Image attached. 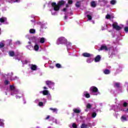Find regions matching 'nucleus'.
<instances>
[{"mask_svg":"<svg viewBox=\"0 0 128 128\" xmlns=\"http://www.w3.org/2000/svg\"><path fill=\"white\" fill-rule=\"evenodd\" d=\"M64 1L62 0L58 2V4L56 2L52 3V8H54V10L56 12H58V10H60V8L62 6H64Z\"/></svg>","mask_w":128,"mask_h":128,"instance_id":"nucleus-1","label":"nucleus"},{"mask_svg":"<svg viewBox=\"0 0 128 128\" xmlns=\"http://www.w3.org/2000/svg\"><path fill=\"white\" fill-rule=\"evenodd\" d=\"M90 90L92 92L93 96H98V94H100V92H98V90L96 87L92 86L90 88Z\"/></svg>","mask_w":128,"mask_h":128,"instance_id":"nucleus-2","label":"nucleus"},{"mask_svg":"<svg viewBox=\"0 0 128 128\" xmlns=\"http://www.w3.org/2000/svg\"><path fill=\"white\" fill-rule=\"evenodd\" d=\"M65 42H66V38L64 37H60L58 40L57 42L58 44H64Z\"/></svg>","mask_w":128,"mask_h":128,"instance_id":"nucleus-3","label":"nucleus"},{"mask_svg":"<svg viewBox=\"0 0 128 128\" xmlns=\"http://www.w3.org/2000/svg\"><path fill=\"white\" fill-rule=\"evenodd\" d=\"M46 84L48 86L49 88H52V90H54V84L50 81H46Z\"/></svg>","mask_w":128,"mask_h":128,"instance_id":"nucleus-4","label":"nucleus"},{"mask_svg":"<svg viewBox=\"0 0 128 128\" xmlns=\"http://www.w3.org/2000/svg\"><path fill=\"white\" fill-rule=\"evenodd\" d=\"M82 56H84V58H90L91 56H92V54L86 52L83 53Z\"/></svg>","mask_w":128,"mask_h":128,"instance_id":"nucleus-5","label":"nucleus"},{"mask_svg":"<svg viewBox=\"0 0 128 128\" xmlns=\"http://www.w3.org/2000/svg\"><path fill=\"white\" fill-rule=\"evenodd\" d=\"M112 26L114 28H116L117 30H122V28L120 27V26H118V24H113Z\"/></svg>","mask_w":128,"mask_h":128,"instance_id":"nucleus-6","label":"nucleus"},{"mask_svg":"<svg viewBox=\"0 0 128 128\" xmlns=\"http://www.w3.org/2000/svg\"><path fill=\"white\" fill-rule=\"evenodd\" d=\"M108 47L106 46H102L100 49L98 50H108Z\"/></svg>","mask_w":128,"mask_h":128,"instance_id":"nucleus-7","label":"nucleus"},{"mask_svg":"<svg viewBox=\"0 0 128 128\" xmlns=\"http://www.w3.org/2000/svg\"><path fill=\"white\" fill-rule=\"evenodd\" d=\"M99 60H100V55H98L94 59V62H98Z\"/></svg>","mask_w":128,"mask_h":128,"instance_id":"nucleus-8","label":"nucleus"},{"mask_svg":"<svg viewBox=\"0 0 128 128\" xmlns=\"http://www.w3.org/2000/svg\"><path fill=\"white\" fill-rule=\"evenodd\" d=\"M8 54H9L10 56H14V52L10 51L8 52Z\"/></svg>","mask_w":128,"mask_h":128,"instance_id":"nucleus-9","label":"nucleus"},{"mask_svg":"<svg viewBox=\"0 0 128 128\" xmlns=\"http://www.w3.org/2000/svg\"><path fill=\"white\" fill-rule=\"evenodd\" d=\"M6 22V18H0V22Z\"/></svg>","mask_w":128,"mask_h":128,"instance_id":"nucleus-10","label":"nucleus"},{"mask_svg":"<svg viewBox=\"0 0 128 128\" xmlns=\"http://www.w3.org/2000/svg\"><path fill=\"white\" fill-rule=\"evenodd\" d=\"M46 42V39L44 38H40V44H44Z\"/></svg>","mask_w":128,"mask_h":128,"instance_id":"nucleus-11","label":"nucleus"},{"mask_svg":"<svg viewBox=\"0 0 128 128\" xmlns=\"http://www.w3.org/2000/svg\"><path fill=\"white\" fill-rule=\"evenodd\" d=\"M39 48H40V46H38V44H36V45L34 46V50H36V52H38Z\"/></svg>","mask_w":128,"mask_h":128,"instance_id":"nucleus-12","label":"nucleus"},{"mask_svg":"<svg viewBox=\"0 0 128 128\" xmlns=\"http://www.w3.org/2000/svg\"><path fill=\"white\" fill-rule=\"evenodd\" d=\"M74 112H76V114H80V110L78 109V108H74L73 110Z\"/></svg>","mask_w":128,"mask_h":128,"instance_id":"nucleus-13","label":"nucleus"},{"mask_svg":"<svg viewBox=\"0 0 128 128\" xmlns=\"http://www.w3.org/2000/svg\"><path fill=\"white\" fill-rule=\"evenodd\" d=\"M94 60V59L90 58H88L86 60V62H88V64H90V62H92Z\"/></svg>","mask_w":128,"mask_h":128,"instance_id":"nucleus-14","label":"nucleus"},{"mask_svg":"<svg viewBox=\"0 0 128 128\" xmlns=\"http://www.w3.org/2000/svg\"><path fill=\"white\" fill-rule=\"evenodd\" d=\"M42 94L44 96H46L47 94H48V90H44L42 92Z\"/></svg>","mask_w":128,"mask_h":128,"instance_id":"nucleus-15","label":"nucleus"},{"mask_svg":"<svg viewBox=\"0 0 128 128\" xmlns=\"http://www.w3.org/2000/svg\"><path fill=\"white\" fill-rule=\"evenodd\" d=\"M96 2H91V6H92V8H96Z\"/></svg>","mask_w":128,"mask_h":128,"instance_id":"nucleus-16","label":"nucleus"},{"mask_svg":"<svg viewBox=\"0 0 128 128\" xmlns=\"http://www.w3.org/2000/svg\"><path fill=\"white\" fill-rule=\"evenodd\" d=\"M84 96H85L86 98H88L90 96V94H88L86 93V92H84Z\"/></svg>","mask_w":128,"mask_h":128,"instance_id":"nucleus-17","label":"nucleus"},{"mask_svg":"<svg viewBox=\"0 0 128 128\" xmlns=\"http://www.w3.org/2000/svg\"><path fill=\"white\" fill-rule=\"evenodd\" d=\"M104 72L105 74H108L110 72L108 70H106L104 71Z\"/></svg>","mask_w":128,"mask_h":128,"instance_id":"nucleus-18","label":"nucleus"},{"mask_svg":"<svg viewBox=\"0 0 128 128\" xmlns=\"http://www.w3.org/2000/svg\"><path fill=\"white\" fill-rule=\"evenodd\" d=\"M16 88L14 85H10V90H14Z\"/></svg>","mask_w":128,"mask_h":128,"instance_id":"nucleus-19","label":"nucleus"},{"mask_svg":"<svg viewBox=\"0 0 128 128\" xmlns=\"http://www.w3.org/2000/svg\"><path fill=\"white\" fill-rule=\"evenodd\" d=\"M38 66L36 65H32V70H36Z\"/></svg>","mask_w":128,"mask_h":128,"instance_id":"nucleus-20","label":"nucleus"},{"mask_svg":"<svg viewBox=\"0 0 128 128\" xmlns=\"http://www.w3.org/2000/svg\"><path fill=\"white\" fill-rule=\"evenodd\" d=\"M111 4H116V0H112L110 2Z\"/></svg>","mask_w":128,"mask_h":128,"instance_id":"nucleus-21","label":"nucleus"},{"mask_svg":"<svg viewBox=\"0 0 128 128\" xmlns=\"http://www.w3.org/2000/svg\"><path fill=\"white\" fill-rule=\"evenodd\" d=\"M4 82V84H6V86H8V84H10V81L8 80H5Z\"/></svg>","mask_w":128,"mask_h":128,"instance_id":"nucleus-22","label":"nucleus"},{"mask_svg":"<svg viewBox=\"0 0 128 128\" xmlns=\"http://www.w3.org/2000/svg\"><path fill=\"white\" fill-rule=\"evenodd\" d=\"M50 110H52L53 112H58V109L56 108H50Z\"/></svg>","mask_w":128,"mask_h":128,"instance_id":"nucleus-23","label":"nucleus"},{"mask_svg":"<svg viewBox=\"0 0 128 128\" xmlns=\"http://www.w3.org/2000/svg\"><path fill=\"white\" fill-rule=\"evenodd\" d=\"M121 120H122V122H124V121L126 120V116H122L121 118Z\"/></svg>","mask_w":128,"mask_h":128,"instance_id":"nucleus-24","label":"nucleus"},{"mask_svg":"<svg viewBox=\"0 0 128 128\" xmlns=\"http://www.w3.org/2000/svg\"><path fill=\"white\" fill-rule=\"evenodd\" d=\"M4 46V44L3 42H0V48H2Z\"/></svg>","mask_w":128,"mask_h":128,"instance_id":"nucleus-25","label":"nucleus"},{"mask_svg":"<svg viewBox=\"0 0 128 128\" xmlns=\"http://www.w3.org/2000/svg\"><path fill=\"white\" fill-rule=\"evenodd\" d=\"M81 128H88V125L83 124H82V126H81Z\"/></svg>","mask_w":128,"mask_h":128,"instance_id":"nucleus-26","label":"nucleus"},{"mask_svg":"<svg viewBox=\"0 0 128 128\" xmlns=\"http://www.w3.org/2000/svg\"><path fill=\"white\" fill-rule=\"evenodd\" d=\"M72 128H78V126H76V124H74V123H73L72 124Z\"/></svg>","mask_w":128,"mask_h":128,"instance_id":"nucleus-27","label":"nucleus"},{"mask_svg":"<svg viewBox=\"0 0 128 128\" xmlns=\"http://www.w3.org/2000/svg\"><path fill=\"white\" fill-rule=\"evenodd\" d=\"M86 106V108H92V104H88Z\"/></svg>","mask_w":128,"mask_h":128,"instance_id":"nucleus-28","label":"nucleus"},{"mask_svg":"<svg viewBox=\"0 0 128 128\" xmlns=\"http://www.w3.org/2000/svg\"><path fill=\"white\" fill-rule=\"evenodd\" d=\"M92 118H96V112H94L92 114Z\"/></svg>","mask_w":128,"mask_h":128,"instance_id":"nucleus-29","label":"nucleus"},{"mask_svg":"<svg viewBox=\"0 0 128 128\" xmlns=\"http://www.w3.org/2000/svg\"><path fill=\"white\" fill-rule=\"evenodd\" d=\"M56 68H62V66L60 64H56Z\"/></svg>","mask_w":128,"mask_h":128,"instance_id":"nucleus-30","label":"nucleus"},{"mask_svg":"<svg viewBox=\"0 0 128 128\" xmlns=\"http://www.w3.org/2000/svg\"><path fill=\"white\" fill-rule=\"evenodd\" d=\"M76 6L77 8H79L80 6V2H77L76 4Z\"/></svg>","mask_w":128,"mask_h":128,"instance_id":"nucleus-31","label":"nucleus"},{"mask_svg":"<svg viewBox=\"0 0 128 128\" xmlns=\"http://www.w3.org/2000/svg\"><path fill=\"white\" fill-rule=\"evenodd\" d=\"M106 18L107 20H108V18H110V15L107 14L106 16Z\"/></svg>","mask_w":128,"mask_h":128,"instance_id":"nucleus-32","label":"nucleus"},{"mask_svg":"<svg viewBox=\"0 0 128 128\" xmlns=\"http://www.w3.org/2000/svg\"><path fill=\"white\" fill-rule=\"evenodd\" d=\"M87 18H88L90 20H92V16H90V15H88V16H87Z\"/></svg>","mask_w":128,"mask_h":128,"instance_id":"nucleus-33","label":"nucleus"},{"mask_svg":"<svg viewBox=\"0 0 128 128\" xmlns=\"http://www.w3.org/2000/svg\"><path fill=\"white\" fill-rule=\"evenodd\" d=\"M124 30L126 32H128V27H125Z\"/></svg>","mask_w":128,"mask_h":128,"instance_id":"nucleus-34","label":"nucleus"},{"mask_svg":"<svg viewBox=\"0 0 128 128\" xmlns=\"http://www.w3.org/2000/svg\"><path fill=\"white\" fill-rule=\"evenodd\" d=\"M72 2H72V0H69L68 2V4H72Z\"/></svg>","mask_w":128,"mask_h":128,"instance_id":"nucleus-35","label":"nucleus"},{"mask_svg":"<svg viewBox=\"0 0 128 128\" xmlns=\"http://www.w3.org/2000/svg\"><path fill=\"white\" fill-rule=\"evenodd\" d=\"M38 106H44V103H42V102H40L39 104H38Z\"/></svg>","mask_w":128,"mask_h":128,"instance_id":"nucleus-36","label":"nucleus"},{"mask_svg":"<svg viewBox=\"0 0 128 128\" xmlns=\"http://www.w3.org/2000/svg\"><path fill=\"white\" fill-rule=\"evenodd\" d=\"M4 126V124L2 122H0V126Z\"/></svg>","mask_w":128,"mask_h":128,"instance_id":"nucleus-37","label":"nucleus"},{"mask_svg":"<svg viewBox=\"0 0 128 128\" xmlns=\"http://www.w3.org/2000/svg\"><path fill=\"white\" fill-rule=\"evenodd\" d=\"M115 86H116L117 88H118V86H120V84H119V83H116V84H115Z\"/></svg>","mask_w":128,"mask_h":128,"instance_id":"nucleus-38","label":"nucleus"},{"mask_svg":"<svg viewBox=\"0 0 128 128\" xmlns=\"http://www.w3.org/2000/svg\"><path fill=\"white\" fill-rule=\"evenodd\" d=\"M124 106H128V103L124 102L123 104Z\"/></svg>","mask_w":128,"mask_h":128,"instance_id":"nucleus-39","label":"nucleus"},{"mask_svg":"<svg viewBox=\"0 0 128 128\" xmlns=\"http://www.w3.org/2000/svg\"><path fill=\"white\" fill-rule=\"evenodd\" d=\"M70 46V43L68 42V44H67V47H68V48H69Z\"/></svg>","mask_w":128,"mask_h":128,"instance_id":"nucleus-40","label":"nucleus"},{"mask_svg":"<svg viewBox=\"0 0 128 128\" xmlns=\"http://www.w3.org/2000/svg\"><path fill=\"white\" fill-rule=\"evenodd\" d=\"M32 34H36V30L32 29Z\"/></svg>","mask_w":128,"mask_h":128,"instance_id":"nucleus-41","label":"nucleus"},{"mask_svg":"<svg viewBox=\"0 0 128 128\" xmlns=\"http://www.w3.org/2000/svg\"><path fill=\"white\" fill-rule=\"evenodd\" d=\"M30 34H32V28L30 30Z\"/></svg>","mask_w":128,"mask_h":128,"instance_id":"nucleus-42","label":"nucleus"},{"mask_svg":"<svg viewBox=\"0 0 128 128\" xmlns=\"http://www.w3.org/2000/svg\"><path fill=\"white\" fill-rule=\"evenodd\" d=\"M63 12H66V8H64L63 9Z\"/></svg>","mask_w":128,"mask_h":128,"instance_id":"nucleus-43","label":"nucleus"},{"mask_svg":"<svg viewBox=\"0 0 128 128\" xmlns=\"http://www.w3.org/2000/svg\"><path fill=\"white\" fill-rule=\"evenodd\" d=\"M24 62H25V64H28V62L27 60H24Z\"/></svg>","mask_w":128,"mask_h":128,"instance_id":"nucleus-44","label":"nucleus"},{"mask_svg":"<svg viewBox=\"0 0 128 128\" xmlns=\"http://www.w3.org/2000/svg\"><path fill=\"white\" fill-rule=\"evenodd\" d=\"M124 112H128V108L126 110H124Z\"/></svg>","mask_w":128,"mask_h":128,"instance_id":"nucleus-45","label":"nucleus"},{"mask_svg":"<svg viewBox=\"0 0 128 128\" xmlns=\"http://www.w3.org/2000/svg\"><path fill=\"white\" fill-rule=\"evenodd\" d=\"M48 118H50V116L46 117V120H48Z\"/></svg>","mask_w":128,"mask_h":128,"instance_id":"nucleus-46","label":"nucleus"},{"mask_svg":"<svg viewBox=\"0 0 128 128\" xmlns=\"http://www.w3.org/2000/svg\"><path fill=\"white\" fill-rule=\"evenodd\" d=\"M68 6H68V4H66V8H68Z\"/></svg>","mask_w":128,"mask_h":128,"instance_id":"nucleus-47","label":"nucleus"},{"mask_svg":"<svg viewBox=\"0 0 128 128\" xmlns=\"http://www.w3.org/2000/svg\"><path fill=\"white\" fill-rule=\"evenodd\" d=\"M30 68L32 70V64H31Z\"/></svg>","mask_w":128,"mask_h":128,"instance_id":"nucleus-48","label":"nucleus"},{"mask_svg":"<svg viewBox=\"0 0 128 128\" xmlns=\"http://www.w3.org/2000/svg\"><path fill=\"white\" fill-rule=\"evenodd\" d=\"M65 20H66L68 18V16H65Z\"/></svg>","mask_w":128,"mask_h":128,"instance_id":"nucleus-49","label":"nucleus"},{"mask_svg":"<svg viewBox=\"0 0 128 128\" xmlns=\"http://www.w3.org/2000/svg\"><path fill=\"white\" fill-rule=\"evenodd\" d=\"M18 0H16L15 2H18Z\"/></svg>","mask_w":128,"mask_h":128,"instance_id":"nucleus-50","label":"nucleus"},{"mask_svg":"<svg viewBox=\"0 0 128 128\" xmlns=\"http://www.w3.org/2000/svg\"><path fill=\"white\" fill-rule=\"evenodd\" d=\"M44 90H46V87H44Z\"/></svg>","mask_w":128,"mask_h":128,"instance_id":"nucleus-51","label":"nucleus"},{"mask_svg":"<svg viewBox=\"0 0 128 128\" xmlns=\"http://www.w3.org/2000/svg\"><path fill=\"white\" fill-rule=\"evenodd\" d=\"M28 44H32V42H28Z\"/></svg>","mask_w":128,"mask_h":128,"instance_id":"nucleus-52","label":"nucleus"},{"mask_svg":"<svg viewBox=\"0 0 128 128\" xmlns=\"http://www.w3.org/2000/svg\"><path fill=\"white\" fill-rule=\"evenodd\" d=\"M0 122H2V120L1 119H0Z\"/></svg>","mask_w":128,"mask_h":128,"instance_id":"nucleus-53","label":"nucleus"},{"mask_svg":"<svg viewBox=\"0 0 128 128\" xmlns=\"http://www.w3.org/2000/svg\"><path fill=\"white\" fill-rule=\"evenodd\" d=\"M86 112H88V110H86Z\"/></svg>","mask_w":128,"mask_h":128,"instance_id":"nucleus-54","label":"nucleus"},{"mask_svg":"<svg viewBox=\"0 0 128 128\" xmlns=\"http://www.w3.org/2000/svg\"><path fill=\"white\" fill-rule=\"evenodd\" d=\"M12 80H14V79H12Z\"/></svg>","mask_w":128,"mask_h":128,"instance_id":"nucleus-55","label":"nucleus"}]
</instances>
